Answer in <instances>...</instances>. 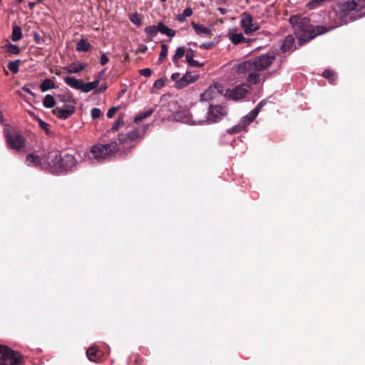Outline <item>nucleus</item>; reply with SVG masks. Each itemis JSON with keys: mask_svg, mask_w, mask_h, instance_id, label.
I'll use <instances>...</instances> for the list:
<instances>
[{"mask_svg": "<svg viewBox=\"0 0 365 365\" xmlns=\"http://www.w3.org/2000/svg\"><path fill=\"white\" fill-rule=\"evenodd\" d=\"M55 98L50 94L46 95L43 101V104L46 108H52L56 106Z\"/></svg>", "mask_w": 365, "mask_h": 365, "instance_id": "30", "label": "nucleus"}, {"mask_svg": "<svg viewBox=\"0 0 365 365\" xmlns=\"http://www.w3.org/2000/svg\"><path fill=\"white\" fill-rule=\"evenodd\" d=\"M26 161L29 166H34V167H41V161L40 158L34 153L29 154L26 156Z\"/></svg>", "mask_w": 365, "mask_h": 365, "instance_id": "20", "label": "nucleus"}, {"mask_svg": "<svg viewBox=\"0 0 365 365\" xmlns=\"http://www.w3.org/2000/svg\"><path fill=\"white\" fill-rule=\"evenodd\" d=\"M145 32L146 33V34H148L149 36L150 40L151 41L153 37L155 36L158 32V25L157 26L152 25V26H148L145 27Z\"/></svg>", "mask_w": 365, "mask_h": 365, "instance_id": "34", "label": "nucleus"}, {"mask_svg": "<svg viewBox=\"0 0 365 365\" xmlns=\"http://www.w3.org/2000/svg\"><path fill=\"white\" fill-rule=\"evenodd\" d=\"M107 89L106 84L101 85V87L97 90V93H103Z\"/></svg>", "mask_w": 365, "mask_h": 365, "instance_id": "56", "label": "nucleus"}, {"mask_svg": "<svg viewBox=\"0 0 365 365\" xmlns=\"http://www.w3.org/2000/svg\"><path fill=\"white\" fill-rule=\"evenodd\" d=\"M165 82L163 78H159L153 83V88L159 89L164 86Z\"/></svg>", "mask_w": 365, "mask_h": 365, "instance_id": "48", "label": "nucleus"}, {"mask_svg": "<svg viewBox=\"0 0 365 365\" xmlns=\"http://www.w3.org/2000/svg\"><path fill=\"white\" fill-rule=\"evenodd\" d=\"M192 27L193 28L196 34L201 36H211V31L209 29L203 26V25L202 24H198L195 22H192Z\"/></svg>", "mask_w": 365, "mask_h": 365, "instance_id": "18", "label": "nucleus"}, {"mask_svg": "<svg viewBox=\"0 0 365 365\" xmlns=\"http://www.w3.org/2000/svg\"><path fill=\"white\" fill-rule=\"evenodd\" d=\"M124 125V114L121 113L119 115L116 121L114 122L113 125L110 128V131L114 133L117 131L119 128Z\"/></svg>", "mask_w": 365, "mask_h": 365, "instance_id": "31", "label": "nucleus"}, {"mask_svg": "<svg viewBox=\"0 0 365 365\" xmlns=\"http://www.w3.org/2000/svg\"><path fill=\"white\" fill-rule=\"evenodd\" d=\"M99 85V80L96 79L94 81L83 83L82 91L84 93H88L91 91L96 88Z\"/></svg>", "mask_w": 365, "mask_h": 365, "instance_id": "29", "label": "nucleus"}, {"mask_svg": "<svg viewBox=\"0 0 365 365\" xmlns=\"http://www.w3.org/2000/svg\"><path fill=\"white\" fill-rule=\"evenodd\" d=\"M76 110L73 105L65 103L61 107H56L52 113L61 120H66L71 116Z\"/></svg>", "mask_w": 365, "mask_h": 365, "instance_id": "10", "label": "nucleus"}, {"mask_svg": "<svg viewBox=\"0 0 365 365\" xmlns=\"http://www.w3.org/2000/svg\"><path fill=\"white\" fill-rule=\"evenodd\" d=\"M158 32L165 34L169 37H173L176 34L175 30L168 28L163 22H159L158 24Z\"/></svg>", "mask_w": 365, "mask_h": 365, "instance_id": "23", "label": "nucleus"}, {"mask_svg": "<svg viewBox=\"0 0 365 365\" xmlns=\"http://www.w3.org/2000/svg\"><path fill=\"white\" fill-rule=\"evenodd\" d=\"M225 91L224 87L219 83H215L210 86L207 90H205L200 96V100L202 101H208L212 99L217 98L222 95ZM228 93V89L225 90V97Z\"/></svg>", "mask_w": 365, "mask_h": 365, "instance_id": "6", "label": "nucleus"}, {"mask_svg": "<svg viewBox=\"0 0 365 365\" xmlns=\"http://www.w3.org/2000/svg\"><path fill=\"white\" fill-rule=\"evenodd\" d=\"M359 1V6L361 9H365V0H358ZM364 15H365V11L364 12Z\"/></svg>", "mask_w": 365, "mask_h": 365, "instance_id": "57", "label": "nucleus"}, {"mask_svg": "<svg viewBox=\"0 0 365 365\" xmlns=\"http://www.w3.org/2000/svg\"><path fill=\"white\" fill-rule=\"evenodd\" d=\"M334 10L336 13V16L340 20V24H347L349 21H354V18L349 15V11L339 9V6H335Z\"/></svg>", "mask_w": 365, "mask_h": 365, "instance_id": "17", "label": "nucleus"}, {"mask_svg": "<svg viewBox=\"0 0 365 365\" xmlns=\"http://www.w3.org/2000/svg\"><path fill=\"white\" fill-rule=\"evenodd\" d=\"M207 114V121L210 123H216L219 121L222 117L227 114L226 108L220 105H210Z\"/></svg>", "mask_w": 365, "mask_h": 365, "instance_id": "9", "label": "nucleus"}, {"mask_svg": "<svg viewBox=\"0 0 365 365\" xmlns=\"http://www.w3.org/2000/svg\"><path fill=\"white\" fill-rule=\"evenodd\" d=\"M275 56L274 55L264 54L261 55L255 59L252 60L254 71H263L269 67L274 61Z\"/></svg>", "mask_w": 365, "mask_h": 365, "instance_id": "8", "label": "nucleus"}, {"mask_svg": "<svg viewBox=\"0 0 365 365\" xmlns=\"http://www.w3.org/2000/svg\"><path fill=\"white\" fill-rule=\"evenodd\" d=\"M294 38L292 35H289V36H286V38L284 39V41L281 45V47H280L281 51L282 53L289 51L292 48V47L294 44Z\"/></svg>", "mask_w": 365, "mask_h": 365, "instance_id": "19", "label": "nucleus"}, {"mask_svg": "<svg viewBox=\"0 0 365 365\" xmlns=\"http://www.w3.org/2000/svg\"><path fill=\"white\" fill-rule=\"evenodd\" d=\"M322 76L330 80V81H331V82H334L336 78V76L335 73L334 71H329V70L324 71L322 73Z\"/></svg>", "mask_w": 365, "mask_h": 365, "instance_id": "41", "label": "nucleus"}, {"mask_svg": "<svg viewBox=\"0 0 365 365\" xmlns=\"http://www.w3.org/2000/svg\"><path fill=\"white\" fill-rule=\"evenodd\" d=\"M38 125L39 127L44 130L46 133H48V128H49V124H48L47 123L44 122L43 120H41V118H38Z\"/></svg>", "mask_w": 365, "mask_h": 365, "instance_id": "45", "label": "nucleus"}, {"mask_svg": "<svg viewBox=\"0 0 365 365\" xmlns=\"http://www.w3.org/2000/svg\"><path fill=\"white\" fill-rule=\"evenodd\" d=\"M22 37L21 29L19 26L14 25L12 28V34L11 35V39L16 42L19 41Z\"/></svg>", "mask_w": 365, "mask_h": 365, "instance_id": "28", "label": "nucleus"}, {"mask_svg": "<svg viewBox=\"0 0 365 365\" xmlns=\"http://www.w3.org/2000/svg\"><path fill=\"white\" fill-rule=\"evenodd\" d=\"M118 150V145L115 141L108 144H96L91 149L93 158L98 160L106 159Z\"/></svg>", "mask_w": 365, "mask_h": 365, "instance_id": "4", "label": "nucleus"}, {"mask_svg": "<svg viewBox=\"0 0 365 365\" xmlns=\"http://www.w3.org/2000/svg\"><path fill=\"white\" fill-rule=\"evenodd\" d=\"M131 358L135 365H142L143 364V358L138 354H134Z\"/></svg>", "mask_w": 365, "mask_h": 365, "instance_id": "44", "label": "nucleus"}, {"mask_svg": "<svg viewBox=\"0 0 365 365\" xmlns=\"http://www.w3.org/2000/svg\"><path fill=\"white\" fill-rule=\"evenodd\" d=\"M266 104V101L264 100L261 101L257 106L250 111L247 115H245L238 125L232 128V130H230V133H237L241 130H243L246 128L247 125L250 124L253 120L256 118L262 108Z\"/></svg>", "mask_w": 365, "mask_h": 365, "instance_id": "5", "label": "nucleus"}, {"mask_svg": "<svg viewBox=\"0 0 365 365\" xmlns=\"http://www.w3.org/2000/svg\"><path fill=\"white\" fill-rule=\"evenodd\" d=\"M24 90L29 93H32L31 91L29 88H24Z\"/></svg>", "mask_w": 365, "mask_h": 365, "instance_id": "62", "label": "nucleus"}, {"mask_svg": "<svg viewBox=\"0 0 365 365\" xmlns=\"http://www.w3.org/2000/svg\"><path fill=\"white\" fill-rule=\"evenodd\" d=\"M47 161L49 171L55 175L71 170L77 163L73 155L66 153L61 155L58 151L48 153Z\"/></svg>", "mask_w": 365, "mask_h": 365, "instance_id": "2", "label": "nucleus"}, {"mask_svg": "<svg viewBox=\"0 0 365 365\" xmlns=\"http://www.w3.org/2000/svg\"><path fill=\"white\" fill-rule=\"evenodd\" d=\"M247 80L249 82L256 84L259 82V74L255 72H252L249 74Z\"/></svg>", "mask_w": 365, "mask_h": 365, "instance_id": "42", "label": "nucleus"}, {"mask_svg": "<svg viewBox=\"0 0 365 365\" xmlns=\"http://www.w3.org/2000/svg\"><path fill=\"white\" fill-rule=\"evenodd\" d=\"M148 50V47L145 45H141L136 51L135 53H145Z\"/></svg>", "mask_w": 365, "mask_h": 365, "instance_id": "54", "label": "nucleus"}, {"mask_svg": "<svg viewBox=\"0 0 365 365\" xmlns=\"http://www.w3.org/2000/svg\"><path fill=\"white\" fill-rule=\"evenodd\" d=\"M212 46V43H203L202 46H200L201 48H205L206 49H208L211 47Z\"/></svg>", "mask_w": 365, "mask_h": 365, "instance_id": "59", "label": "nucleus"}, {"mask_svg": "<svg viewBox=\"0 0 365 365\" xmlns=\"http://www.w3.org/2000/svg\"><path fill=\"white\" fill-rule=\"evenodd\" d=\"M197 78V75H193L191 72H187L182 77L175 82V87L178 88H182L188 84L195 82Z\"/></svg>", "mask_w": 365, "mask_h": 365, "instance_id": "14", "label": "nucleus"}, {"mask_svg": "<svg viewBox=\"0 0 365 365\" xmlns=\"http://www.w3.org/2000/svg\"><path fill=\"white\" fill-rule=\"evenodd\" d=\"M108 58L106 53H102L100 58V63L101 65H105L108 62Z\"/></svg>", "mask_w": 365, "mask_h": 365, "instance_id": "52", "label": "nucleus"}, {"mask_svg": "<svg viewBox=\"0 0 365 365\" xmlns=\"http://www.w3.org/2000/svg\"><path fill=\"white\" fill-rule=\"evenodd\" d=\"M34 40L36 43L41 44L44 43L43 38L38 34L37 32L34 33Z\"/></svg>", "mask_w": 365, "mask_h": 365, "instance_id": "46", "label": "nucleus"}, {"mask_svg": "<svg viewBox=\"0 0 365 365\" xmlns=\"http://www.w3.org/2000/svg\"><path fill=\"white\" fill-rule=\"evenodd\" d=\"M129 19L132 23L137 26H140L141 24L142 16L137 12L130 14Z\"/></svg>", "mask_w": 365, "mask_h": 365, "instance_id": "37", "label": "nucleus"}, {"mask_svg": "<svg viewBox=\"0 0 365 365\" xmlns=\"http://www.w3.org/2000/svg\"><path fill=\"white\" fill-rule=\"evenodd\" d=\"M139 138V130L135 128L127 133L118 134V141L120 144H126Z\"/></svg>", "mask_w": 365, "mask_h": 365, "instance_id": "15", "label": "nucleus"}, {"mask_svg": "<svg viewBox=\"0 0 365 365\" xmlns=\"http://www.w3.org/2000/svg\"><path fill=\"white\" fill-rule=\"evenodd\" d=\"M336 27H338V25H336ZM335 26H332V27H329L328 29V31H330V30H332L333 29H334Z\"/></svg>", "mask_w": 365, "mask_h": 365, "instance_id": "64", "label": "nucleus"}, {"mask_svg": "<svg viewBox=\"0 0 365 365\" xmlns=\"http://www.w3.org/2000/svg\"><path fill=\"white\" fill-rule=\"evenodd\" d=\"M231 41L235 45H237L243 42H247V38H245L242 34H234L231 38Z\"/></svg>", "mask_w": 365, "mask_h": 365, "instance_id": "36", "label": "nucleus"}, {"mask_svg": "<svg viewBox=\"0 0 365 365\" xmlns=\"http://www.w3.org/2000/svg\"><path fill=\"white\" fill-rule=\"evenodd\" d=\"M91 48V43L86 39L81 38L79 40L76 46V49L78 51L87 52Z\"/></svg>", "mask_w": 365, "mask_h": 365, "instance_id": "26", "label": "nucleus"}, {"mask_svg": "<svg viewBox=\"0 0 365 365\" xmlns=\"http://www.w3.org/2000/svg\"><path fill=\"white\" fill-rule=\"evenodd\" d=\"M336 6H339V9H342L343 11L346 10L352 11L355 10H362L358 0H343L338 2Z\"/></svg>", "mask_w": 365, "mask_h": 365, "instance_id": "13", "label": "nucleus"}, {"mask_svg": "<svg viewBox=\"0 0 365 365\" xmlns=\"http://www.w3.org/2000/svg\"><path fill=\"white\" fill-rule=\"evenodd\" d=\"M237 73H245L251 70H254V66L252 60L245 61L238 64L235 68Z\"/></svg>", "mask_w": 365, "mask_h": 365, "instance_id": "22", "label": "nucleus"}, {"mask_svg": "<svg viewBox=\"0 0 365 365\" xmlns=\"http://www.w3.org/2000/svg\"><path fill=\"white\" fill-rule=\"evenodd\" d=\"M64 81H65L66 83L68 86H71V88L82 91V87H83L82 86H83L82 81L78 80V79L75 78L74 77H66L64 79Z\"/></svg>", "mask_w": 365, "mask_h": 365, "instance_id": "21", "label": "nucleus"}, {"mask_svg": "<svg viewBox=\"0 0 365 365\" xmlns=\"http://www.w3.org/2000/svg\"><path fill=\"white\" fill-rule=\"evenodd\" d=\"M219 11L221 12V14H224L226 13V9L223 8H220Z\"/></svg>", "mask_w": 365, "mask_h": 365, "instance_id": "61", "label": "nucleus"}, {"mask_svg": "<svg viewBox=\"0 0 365 365\" xmlns=\"http://www.w3.org/2000/svg\"><path fill=\"white\" fill-rule=\"evenodd\" d=\"M39 88L41 91L45 92L50 89L54 88L55 83L51 79L46 78L42 81L39 86Z\"/></svg>", "mask_w": 365, "mask_h": 365, "instance_id": "27", "label": "nucleus"}, {"mask_svg": "<svg viewBox=\"0 0 365 365\" xmlns=\"http://www.w3.org/2000/svg\"><path fill=\"white\" fill-rule=\"evenodd\" d=\"M101 114V110L98 108H93L91 111V115L93 119H97L100 118Z\"/></svg>", "mask_w": 365, "mask_h": 365, "instance_id": "43", "label": "nucleus"}, {"mask_svg": "<svg viewBox=\"0 0 365 365\" xmlns=\"http://www.w3.org/2000/svg\"><path fill=\"white\" fill-rule=\"evenodd\" d=\"M168 46L165 43H161V51L158 58L159 62L163 61L164 59L166 58L168 55Z\"/></svg>", "mask_w": 365, "mask_h": 365, "instance_id": "38", "label": "nucleus"}, {"mask_svg": "<svg viewBox=\"0 0 365 365\" xmlns=\"http://www.w3.org/2000/svg\"><path fill=\"white\" fill-rule=\"evenodd\" d=\"M193 56H194V51L191 48L187 49L186 51V54H185V59H186L187 63L188 61H190V60L193 59Z\"/></svg>", "mask_w": 365, "mask_h": 365, "instance_id": "49", "label": "nucleus"}, {"mask_svg": "<svg viewBox=\"0 0 365 365\" xmlns=\"http://www.w3.org/2000/svg\"><path fill=\"white\" fill-rule=\"evenodd\" d=\"M129 59H130V58H129V55H128V53H125V54L124 55V61H129Z\"/></svg>", "mask_w": 365, "mask_h": 365, "instance_id": "60", "label": "nucleus"}, {"mask_svg": "<svg viewBox=\"0 0 365 365\" xmlns=\"http://www.w3.org/2000/svg\"><path fill=\"white\" fill-rule=\"evenodd\" d=\"M289 23L292 25L300 45L328 31L323 26H312L309 19L306 16H292L289 18Z\"/></svg>", "mask_w": 365, "mask_h": 365, "instance_id": "1", "label": "nucleus"}, {"mask_svg": "<svg viewBox=\"0 0 365 365\" xmlns=\"http://www.w3.org/2000/svg\"><path fill=\"white\" fill-rule=\"evenodd\" d=\"M86 67V63H81L79 62H73L68 67V72L69 73H77L83 71Z\"/></svg>", "mask_w": 365, "mask_h": 365, "instance_id": "24", "label": "nucleus"}, {"mask_svg": "<svg viewBox=\"0 0 365 365\" xmlns=\"http://www.w3.org/2000/svg\"><path fill=\"white\" fill-rule=\"evenodd\" d=\"M36 4L35 3H30L29 6L30 8H33Z\"/></svg>", "mask_w": 365, "mask_h": 365, "instance_id": "63", "label": "nucleus"}, {"mask_svg": "<svg viewBox=\"0 0 365 365\" xmlns=\"http://www.w3.org/2000/svg\"><path fill=\"white\" fill-rule=\"evenodd\" d=\"M179 76H180V73H173V74H172V76H171V79H172L173 81H175L177 82V81L179 80V79H178Z\"/></svg>", "mask_w": 365, "mask_h": 365, "instance_id": "55", "label": "nucleus"}, {"mask_svg": "<svg viewBox=\"0 0 365 365\" xmlns=\"http://www.w3.org/2000/svg\"><path fill=\"white\" fill-rule=\"evenodd\" d=\"M182 14L184 16L189 17L192 15V9L191 8H186Z\"/></svg>", "mask_w": 365, "mask_h": 365, "instance_id": "53", "label": "nucleus"}, {"mask_svg": "<svg viewBox=\"0 0 365 365\" xmlns=\"http://www.w3.org/2000/svg\"><path fill=\"white\" fill-rule=\"evenodd\" d=\"M21 61L19 59L11 61L8 63V68L11 72L16 74L19 72Z\"/></svg>", "mask_w": 365, "mask_h": 365, "instance_id": "35", "label": "nucleus"}, {"mask_svg": "<svg viewBox=\"0 0 365 365\" xmlns=\"http://www.w3.org/2000/svg\"><path fill=\"white\" fill-rule=\"evenodd\" d=\"M118 110V107H112L107 112V117L108 118H113L115 112Z\"/></svg>", "mask_w": 365, "mask_h": 365, "instance_id": "50", "label": "nucleus"}, {"mask_svg": "<svg viewBox=\"0 0 365 365\" xmlns=\"http://www.w3.org/2000/svg\"><path fill=\"white\" fill-rule=\"evenodd\" d=\"M86 355L91 361L100 363L103 357V351L97 346H91L87 349Z\"/></svg>", "mask_w": 365, "mask_h": 365, "instance_id": "16", "label": "nucleus"}, {"mask_svg": "<svg viewBox=\"0 0 365 365\" xmlns=\"http://www.w3.org/2000/svg\"><path fill=\"white\" fill-rule=\"evenodd\" d=\"M56 97L63 104L73 101L72 96L69 94H59Z\"/></svg>", "mask_w": 365, "mask_h": 365, "instance_id": "40", "label": "nucleus"}, {"mask_svg": "<svg viewBox=\"0 0 365 365\" xmlns=\"http://www.w3.org/2000/svg\"><path fill=\"white\" fill-rule=\"evenodd\" d=\"M185 53V49L184 47H178L175 55L173 56V61L177 64L179 59H180Z\"/></svg>", "mask_w": 365, "mask_h": 365, "instance_id": "33", "label": "nucleus"}, {"mask_svg": "<svg viewBox=\"0 0 365 365\" xmlns=\"http://www.w3.org/2000/svg\"><path fill=\"white\" fill-rule=\"evenodd\" d=\"M154 112L153 109H150L145 112H143L136 115L134 118V122L139 123L143 119L150 117Z\"/></svg>", "mask_w": 365, "mask_h": 365, "instance_id": "32", "label": "nucleus"}, {"mask_svg": "<svg viewBox=\"0 0 365 365\" xmlns=\"http://www.w3.org/2000/svg\"><path fill=\"white\" fill-rule=\"evenodd\" d=\"M177 19L178 21H180V22H183L185 19V16H184V15L182 14H179L178 16H177Z\"/></svg>", "mask_w": 365, "mask_h": 365, "instance_id": "58", "label": "nucleus"}, {"mask_svg": "<svg viewBox=\"0 0 365 365\" xmlns=\"http://www.w3.org/2000/svg\"><path fill=\"white\" fill-rule=\"evenodd\" d=\"M248 85L242 84L230 91V99L238 101L244 98L248 91Z\"/></svg>", "mask_w": 365, "mask_h": 365, "instance_id": "12", "label": "nucleus"}, {"mask_svg": "<svg viewBox=\"0 0 365 365\" xmlns=\"http://www.w3.org/2000/svg\"><path fill=\"white\" fill-rule=\"evenodd\" d=\"M241 24L245 31V33L247 34L256 31L259 29L258 24L254 22L253 18L250 15L245 13L242 16Z\"/></svg>", "mask_w": 365, "mask_h": 365, "instance_id": "11", "label": "nucleus"}, {"mask_svg": "<svg viewBox=\"0 0 365 365\" xmlns=\"http://www.w3.org/2000/svg\"><path fill=\"white\" fill-rule=\"evenodd\" d=\"M139 73L141 76L145 77H150L152 74V71L149 68H143L139 71Z\"/></svg>", "mask_w": 365, "mask_h": 365, "instance_id": "47", "label": "nucleus"}, {"mask_svg": "<svg viewBox=\"0 0 365 365\" xmlns=\"http://www.w3.org/2000/svg\"><path fill=\"white\" fill-rule=\"evenodd\" d=\"M327 0H312L307 4L309 9H315L322 6Z\"/></svg>", "mask_w": 365, "mask_h": 365, "instance_id": "39", "label": "nucleus"}, {"mask_svg": "<svg viewBox=\"0 0 365 365\" xmlns=\"http://www.w3.org/2000/svg\"><path fill=\"white\" fill-rule=\"evenodd\" d=\"M1 48L4 49L6 52L11 54L18 55L20 53L19 47L16 45L11 43L8 41L4 45L1 46Z\"/></svg>", "mask_w": 365, "mask_h": 365, "instance_id": "25", "label": "nucleus"}, {"mask_svg": "<svg viewBox=\"0 0 365 365\" xmlns=\"http://www.w3.org/2000/svg\"><path fill=\"white\" fill-rule=\"evenodd\" d=\"M24 356L5 345H0V365H24Z\"/></svg>", "mask_w": 365, "mask_h": 365, "instance_id": "3", "label": "nucleus"}, {"mask_svg": "<svg viewBox=\"0 0 365 365\" xmlns=\"http://www.w3.org/2000/svg\"><path fill=\"white\" fill-rule=\"evenodd\" d=\"M187 63L192 67L197 68L202 67L204 65V63H200L194 59L190 60V61L187 62Z\"/></svg>", "mask_w": 365, "mask_h": 365, "instance_id": "51", "label": "nucleus"}, {"mask_svg": "<svg viewBox=\"0 0 365 365\" xmlns=\"http://www.w3.org/2000/svg\"><path fill=\"white\" fill-rule=\"evenodd\" d=\"M6 140L9 147L12 149L18 150L25 146V139L20 133L7 132Z\"/></svg>", "mask_w": 365, "mask_h": 365, "instance_id": "7", "label": "nucleus"}]
</instances>
